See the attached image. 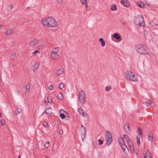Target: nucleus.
<instances>
[{
    "label": "nucleus",
    "instance_id": "nucleus-1",
    "mask_svg": "<svg viewBox=\"0 0 158 158\" xmlns=\"http://www.w3.org/2000/svg\"><path fill=\"white\" fill-rule=\"evenodd\" d=\"M41 23L43 26L48 27H56L58 25L56 20L51 17H46L42 19Z\"/></svg>",
    "mask_w": 158,
    "mask_h": 158
},
{
    "label": "nucleus",
    "instance_id": "nucleus-2",
    "mask_svg": "<svg viewBox=\"0 0 158 158\" xmlns=\"http://www.w3.org/2000/svg\"><path fill=\"white\" fill-rule=\"evenodd\" d=\"M134 23L138 26L144 27L145 26V22L143 17L140 15H138L135 17Z\"/></svg>",
    "mask_w": 158,
    "mask_h": 158
},
{
    "label": "nucleus",
    "instance_id": "nucleus-3",
    "mask_svg": "<svg viewBox=\"0 0 158 158\" xmlns=\"http://www.w3.org/2000/svg\"><path fill=\"white\" fill-rule=\"evenodd\" d=\"M137 52L141 54H149L148 47L144 45H139L136 47Z\"/></svg>",
    "mask_w": 158,
    "mask_h": 158
},
{
    "label": "nucleus",
    "instance_id": "nucleus-4",
    "mask_svg": "<svg viewBox=\"0 0 158 158\" xmlns=\"http://www.w3.org/2000/svg\"><path fill=\"white\" fill-rule=\"evenodd\" d=\"M105 138L107 145H110L112 142L113 139L111 133L108 131H106L105 133Z\"/></svg>",
    "mask_w": 158,
    "mask_h": 158
},
{
    "label": "nucleus",
    "instance_id": "nucleus-5",
    "mask_svg": "<svg viewBox=\"0 0 158 158\" xmlns=\"http://www.w3.org/2000/svg\"><path fill=\"white\" fill-rule=\"evenodd\" d=\"M60 48L58 47L53 48L50 55V57L52 60H56L57 58V54L59 52Z\"/></svg>",
    "mask_w": 158,
    "mask_h": 158
},
{
    "label": "nucleus",
    "instance_id": "nucleus-6",
    "mask_svg": "<svg viewBox=\"0 0 158 158\" xmlns=\"http://www.w3.org/2000/svg\"><path fill=\"white\" fill-rule=\"evenodd\" d=\"M118 139L119 143L123 151L125 153H127L128 149L125 143L124 140L121 137H119Z\"/></svg>",
    "mask_w": 158,
    "mask_h": 158
},
{
    "label": "nucleus",
    "instance_id": "nucleus-7",
    "mask_svg": "<svg viewBox=\"0 0 158 158\" xmlns=\"http://www.w3.org/2000/svg\"><path fill=\"white\" fill-rule=\"evenodd\" d=\"M125 77L127 79H132V78H136L137 76L134 72L130 71H127L125 73Z\"/></svg>",
    "mask_w": 158,
    "mask_h": 158
},
{
    "label": "nucleus",
    "instance_id": "nucleus-8",
    "mask_svg": "<svg viewBox=\"0 0 158 158\" xmlns=\"http://www.w3.org/2000/svg\"><path fill=\"white\" fill-rule=\"evenodd\" d=\"M78 100L81 103H84L85 100V92L82 90L79 93Z\"/></svg>",
    "mask_w": 158,
    "mask_h": 158
},
{
    "label": "nucleus",
    "instance_id": "nucleus-9",
    "mask_svg": "<svg viewBox=\"0 0 158 158\" xmlns=\"http://www.w3.org/2000/svg\"><path fill=\"white\" fill-rule=\"evenodd\" d=\"M80 130L81 133V138L82 141H83L85 136L86 132V129L83 126H81Z\"/></svg>",
    "mask_w": 158,
    "mask_h": 158
},
{
    "label": "nucleus",
    "instance_id": "nucleus-10",
    "mask_svg": "<svg viewBox=\"0 0 158 158\" xmlns=\"http://www.w3.org/2000/svg\"><path fill=\"white\" fill-rule=\"evenodd\" d=\"M39 43V40L37 38H35L30 41L29 45L31 46H33Z\"/></svg>",
    "mask_w": 158,
    "mask_h": 158
},
{
    "label": "nucleus",
    "instance_id": "nucleus-11",
    "mask_svg": "<svg viewBox=\"0 0 158 158\" xmlns=\"http://www.w3.org/2000/svg\"><path fill=\"white\" fill-rule=\"evenodd\" d=\"M64 72V70L63 68H61L57 70L56 71V74L58 76H59L63 74Z\"/></svg>",
    "mask_w": 158,
    "mask_h": 158
},
{
    "label": "nucleus",
    "instance_id": "nucleus-12",
    "mask_svg": "<svg viewBox=\"0 0 158 158\" xmlns=\"http://www.w3.org/2000/svg\"><path fill=\"white\" fill-rule=\"evenodd\" d=\"M78 112L79 114L81 115L83 117H86V114H84L83 109L82 108H80L78 109Z\"/></svg>",
    "mask_w": 158,
    "mask_h": 158
},
{
    "label": "nucleus",
    "instance_id": "nucleus-13",
    "mask_svg": "<svg viewBox=\"0 0 158 158\" xmlns=\"http://www.w3.org/2000/svg\"><path fill=\"white\" fill-rule=\"evenodd\" d=\"M121 3L123 5L126 7H128L130 6V4L126 0H122Z\"/></svg>",
    "mask_w": 158,
    "mask_h": 158
},
{
    "label": "nucleus",
    "instance_id": "nucleus-14",
    "mask_svg": "<svg viewBox=\"0 0 158 158\" xmlns=\"http://www.w3.org/2000/svg\"><path fill=\"white\" fill-rule=\"evenodd\" d=\"M128 144L130 148V149L131 152H133L134 151L133 144L132 142L128 143Z\"/></svg>",
    "mask_w": 158,
    "mask_h": 158
},
{
    "label": "nucleus",
    "instance_id": "nucleus-15",
    "mask_svg": "<svg viewBox=\"0 0 158 158\" xmlns=\"http://www.w3.org/2000/svg\"><path fill=\"white\" fill-rule=\"evenodd\" d=\"M124 127L126 132L129 133L130 132V129L128 123H126L124 125Z\"/></svg>",
    "mask_w": 158,
    "mask_h": 158
},
{
    "label": "nucleus",
    "instance_id": "nucleus-16",
    "mask_svg": "<svg viewBox=\"0 0 158 158\" xmlns=\"http://www.w3.org/2000/svg\"><path fill=\"white\" fill-rule=\"evenodd\" d=\"M39 66V64L37 62H35L34 65L32 66V70L33 71H35L38 69Z\"/></svg>",
    "mask_w": 158,
    "mask_h": 158
},
{
    "label": "nucleus",
    "instance_id": "nucleus-17",
    "mask_svg": "<svg viewBox=\"0 0 158 158\" xmlns=\"http://www.w3.org/2000/svg\"><path fill=\"white\" fill-rule=\"evenodd\" d=\"M12 34V29L8 28L6 29V34L7 35H9Z\"/></svg>",
    "mask_w": 158,
    "mask_h": 158
},
{
    "label": "nucleus",
    "instance_id": "nucleus-18",
    "mask_svg": "<svg viewBox=\"0 0 158 158\" xmlns=\"http://www.w3.org/2000/svg\"><path fill=\"white\" fill-rule=\"evenodd\" d=\"M45 112L47 114H51L52 113L51 108H48L46 109Z\"/></svg>",
    "mask_w": 158,
    "mask_h": 158
},
{
    "label": "nucleus",
    "instance_id": "nucleus-19",
    "mask_svg": "<svg viewBox=\"0 0 158 158\" xmlns=\"http://www.w3.org/2000/svg\"><path fill=\"white\" fill-rule=\"evenodd\" d=\"M81 2L84 6H85V7L86 8L88 7V5L87 4V0H80Z\"/></svg>",
    "mask_w": 158,
    "mask_h": 158
},
{
    "label": "nucleus",
    "instance_id": "nucleus-20",
    "mask_svg": "<svg viewBox=\"0 0 158 158\" xmlns=\"http://www.w3.org/2000/svg\"><path fill=\"white\" fill-rule=\"evenodd\" d=\"M153 139V134L151 132H150L148 136V140L150 141H152Z\"/></svg>",
    "mask_w": 158,
    "mask_h": 158
},
{
    "label": "nucleus",
    "instance_id": "nucleus-21",
    "mask_svg": "<svg viewBox=\"0 0 158 158\" xmlns=\"http://www.w3.org/2000/svg\"><path fill=\"white\" fill-rule=\"evenodd\" d=\"M99 41L101 43V45L102 46H104L106 44L105 41L104 40L103 38H101L99 39Z\"/></svg>",
    "mask_w": 158,
    "mask_h": 158
},
{
    "label": "nucleus",
    "instance_id": "nucleus-22",
    "mask_svg": "<svg viewBox=\"0 0 158 158\" xmlns=\"http://www.w3.org/2000/svg\"><path fill=\"white\" fill-rule=\"evenodd\" d=\"M25 89L27 92H29L30 89V85L29 83H28L25 87Z\"/></svg>",
    "mask_w": 158,
    "mask_h": 158
},
{
    "label": "nucleus",
    "instance_id": "nucleus-23",
    "mask_svg": "<svg viewBox=\"0 0 158 158\" xmlns=\"http://www.w3.org/2000/svg\"><path fill=\"white\" fill-rule=\"evenodd\" d=\"M123 138L124 139H125V140L127 143L131 142L129 138H128V136L127 135H123Z\"/></svg>",
    "mask_w": 158,
    "mask_h": 158
},
{
    "label": "nucleus",
    "instance_id": "nucleus-24",
    "mask_svg": "<svg viewBox=\"0 0 158 158\" xmlns=\"http://www.w3.org/2000/svg\"><path fill=\"white\" fill-rule=\"evenodd\" d=\"M16 56V53L15 52L12 53L10 56V58L11 60H13Z\"/></svg>",
    "mask_w": 158,
    "mask_h": 158
},
{
    "label": "nucleus",
    "instance_id": "nucleus-25",
    "mask_svg": "<svg viewBox=\"0 0 158 158\" xmlns=\"http://www.w3.org/2000/svg\"><path fill=\"white\" fill-rule=\"evenodd\" d=\"M113 37L117 40H119L120 38V35L117 33H115L113 35Z\"/></svg>",
    "mask_w": 158,
    "mask_h": 158
},
{
    "label": "nucleus",
    "instance_id": "nucleus-26",
    "mask_svg": "<svg viewBox=\"0 0 158 158\" xmlns=\"http://www.w3.org/2000/svg\"><path fill=\"white\" fill-rule=\"evenodd\" d=\"M138 5L141 7H143V6H144V3L142 2H137Z\"/></svg>",
    "mask_w": 158,
    "mask_h": 158
},
{
    "label": "nucleus",
    "instance_id": "nucleus-27",
    "mask_svg": "<svg viewBox=\"0 0 158 158\" xmlns=\"http://www.w3.org/2000/svg\"><path fill=\"white\" fill-rule=\"evenodd\" d=\"M22 111V109L21 108H18L15 111V112L18 114L21 113Z\"/></svg>",
    "mask_w": 158,
    "mask_h": 158
},
{
    "label": "nucleus",
    "instance_id": "nucleus-28",
    "mask_svg": "<svg viewBox=\"0 0 158 158\" xmlns=\"http://www.w3.org/2000/svg\"><path fill=\"white\" fill-rule=\"evenodd\" d=\"M152 102L151 100H149L146 101L145 103L146 104L147 106H149L152 104Z\"/></svg>",
    "mask_w": 158,
    "mask_h": 158
},
{
    "label": "nucleus",
    "instance_id": "nucleus-29",
    "mask_svg": "<svg viewBox=\"0 0 158 158\" xmlns=\"http://www.w3.org/2000/svg\"><path fill=\"white\" fill-rule=\"evenodd\" d=\"M138 132L139 134V136L140 137H142V131L141 129L139 128L138 129Z\"/></svg>",
    "mask_w": 158,
    "mask_h": 158
},
{
    "label": "nucleus",
    "instance_id": "nucleus-30",
    "mask_svg": "<svg viewBox=\"0 0 158 158\" xmlns=\"http://www.w3.org/2000/svg\"><path fill=\"white\" fill-rule=\"evenodd\" d=\"M57 97L59 99L62 100L63 98L62 94L61 93H59L57 95Z\"/></svg>",
    "mask_w": 158,
    "mask_h": 158
},
{
    "label": "nucleus",
    "instance_id": "nucleus-31",
    "mask_svg": "<svg viewBox=\"0 0 158 158\" xmlns=\"http://www.w3.org/2000/svg\"><path fill=\"white\" fill-rule=\"evenodd\" d=\"M116 9V6L115 5H114L111 6L110 10H114Z\"/></svg>",
    "mask_w": 158,
    "mask_h": 158
},
{
    "label": "nucleus",
    "instance_id": "nucleus-32",
    "mask_svg": "<svg viewBox=\"0 0 158 158\" xmlns=\"http://www.w3.org/2000/svg\"><path fill=\"white\" fill-rule=\"evenodd\" d=\"M146 156L147 157H148V158H149L150 156L151 157V153L149 151H147L146 153Z\"/></svg>",
    "mask_w": 158,
    "mask_h": 158
},
{
    "label": "nucleus",
    "instance_id": "nucleus-33",
    "mask_svg": "<svg viewBox=\"0 0 158 158\" xmlns=\"http://www.w3.org/2000/svg\"><path fill=\"white\" fill-rule=\"evenodd\" d=\"M64 84L63 83H60L59 85V88L60 89H62L64 87Z\"/></svg>",
    "mask_w": 158,
    "mask_h": 158
},
{
    "label": "nucleus",
    "instance_id": "nucleus-34",
    "mask_svg": "<svg viewBox=\"0 0 158 158\" xmlns=\"http://www.w3.org/2000/svg\"><path fill=\"white\" fill-rule=\"evenodd\" d=\"M6 123V122L4 120L2 119L1 120H0V124L2 125H5Z\"/></svg>",
    "mask_w": 158,
    "mask_h": 158
},
{
    "label": "nucleus",
    "instance_id": "nucleus-35",
    "mask_svg": "<svg viewBox=\"0 0 158 158\" xmlns=\"http://www.w3.org/2000/svg\"><path fill=\"white\" fill-rule=\"evenodd\" d=\"M60 116L62 119H64L65 118V115L63 113L60 114Z\"/></svg>",
    "mask_w": 158,
    "mask_h": 158
},
{
    "label": "nucleus",
    "instance_id": "nucleus-36",
    "mask_svg": "<svg viewBox=\"0 0 158 158\" xmlns=\"http://www.w3.org/2000/svg\"><path fill=\"white\" fill-rule=\"evenodd\" d=\"M111 87L110 86H107L106 87V91H109Z\"/></svg>",
    "mask_w": 158,
    "mask_h": 158
},
{
    "label": "nucleus",
    "instance_id": "nucleus-37",
    "mask_svg": "<svg viewBox=\"0 0 158 158\" xmlns=\"http://www.w3.org/2000/svg\"><path fill=\"white\" fill-rule=\"evenodd\" d=\"M49 145V143L48 142H46L45 144V148H48Z\"/></svg>",
    "mask_w": 158,
    "mask_h": 158
},
{
    "label": "nucleus",
    "instance_id": "nucleus-38",
    "mask_svg": "<svg viewBox=\"0 0 158 158\" xmlns=\"http://www.w3.org/2000/svg\"><path fill=\"white\" fill-rule=\"evenodd\" d=\"M56 1L60 5L62 3V0H56Z\"/></svg>",
    "mask_w": 158,
    "mask_h": 158
},
{
    "label": "nucleus",
    "instance_id": "nucleus-39",
    "mask_svg": "<svg viewBox=\"0 0 158 158\" xmlns=\"http://www.w3.org/2000/svg\"><path fill=\"white\" fill-rule=\"evenodd\" d=\"M137 140L138 145H139L140 144V139L138 137H137Z\"/></svg>",
    "mask_w": 158,
    "mask_h": 158
},
{
    "label": "nucleus",
    "instance_id": "nucleus-40",
    "mask_svg": "<svg viewBox=\"0 0 158 158\" xmlns=\"http://www.w3.org/2000/svg\"><path fill=\"white\" fill-rule=\"evenodd\" d=\"M40 52L38 50H36L35 52H33L32 54L33 55H35L37 53H39Z\"/></svg>",
    "mask_w": 158,
    "mask_h": 158
},
{
    "label": "nucleus",
    "instance_id": "nucleus-41",
    "mask_svg": "<svg viewBox=\"0 0 158 158\" xmlns=\"http://www.w3.org/2000/svg\"><path fill=\"white\" fill-rule=\"evenodd\" d=\"M98 142H99V145H101L103 143V141L102 140H101L100 139H99L98 140Z\"/></svg>",
    "mask_w": 158,
    "mask_h": 158
},
{
    "label": "nucleus",
    "instance_id": "nucleus-42",
    "mask_svg": "<svg viewBox=\"0 0 158 158\" xmlns=\"http://www.w3.org/2000/svg\"><path fill=\"white\" fill-rule=\"evenodd\" d=\"M47 99L49 103H50L52 102V100L51 99L48 98V97H47Z\"/></svg>",
    "mask_w": 158,
    "mask_h": 158
},
{
    "label": "nucleus",
    "instance_id": "nucleus-43",
    "mask_svg": "<svg viewBox=\"0 0 158 158\" xmlns=\"http://www.w3.org/2000/svg\"><path fill=\"white\" fill-rule=\"evenodd\" d=\"M39 48L41 49H43L44 47V44H41L39 46Z\"/></svg>",
    "mask_w": 158,
    "mask_h": 158
},
{
    "label": "nucleus",
    "instance_id": "nucleus-44",
    "mask_svg": "<svg viewBox=\"0 0 158 158\" xmlns=\"http://www.w3.org/2000/svg\"><path fill=\"white\" fill-rule=\"evenodd\" d=\"M59 133L60 135H62L63 134V131L62 130L59 131Z\"/></svg>",
    "mask_w": 158,
    "mask_h": 158
},
{
    "label": "nucleus",
    "instance_id": "nucleus-45",
    "mask_svg": "<svg viewBox=\"0 0 158 158\" xmlns=\"http://www.w3.org/2000/svg\"><path fill=\"white\" fill-rule=\"evenodd\" d=\"M43 125L44 127H47L48 126V124L47 123H44Z\"/></svg>",
    "mask_w": 158,
    "mask_h": 158
},
{
    "label": "nucleus",
    "instance_id": "nucleus-46",
    "mask_svg": "<svg viewBox=\"0 0 158 158\" xmlns=\"http://www.w3.org/2000/svg\"><path fill=\"white\" fill-rule=\"evenodd\" d=\"M49 89L50 90H52L53 89V87L52 85H51L49 86Z\"/></svg>",
    "mask_w": 158,
    "mask_h": 158
},
{
    "label": "nucleus",
    "instance_id": "nucleus-47",
    "mask_svg": "<svg viewBox=\"0 0 158 158\" xmlns=\"http://www.w3.org/2000/svg\"><path fill=\"white\" fill-rule=\"evenodd\" d=\"M9 7L10 8V10H11L13 7V5L12 4H11L9 6Z\"/></svg>",
    "mask_w": 158,
    "mask_h": 158
},
{
    "label": "nucleus",
    "instance_id": "nucleus-48",
    "mask_svg": "<svg viewBox=\"0 0 158 158\" xmlns=\"http://www.w3.org/2000/svg\"><path fill=\"white\" fill-rule=\"evenodd\" d=\"M63 112H65V111L63 110H61L60 111V113H62Z\"/></svg>",
    "mask_w": 158,
    "mask_h": 158
},
{
    "label": "nucleus",
    "instance_id": "nucleus-49",
    "mask_svg": "<svg viewBox=\"0 0 158 158\" xmlns=\"http://www.w3.org/2000/svg\"><path fill=\"white\" fill-rule=\"evenodd\" d=\"M12 44H16V42L15 41H13L12 42Z\"/></svg>",
    "mask_w": 158,
    "mask_h": 158
},
{
    "label": "nucleus",
    "instance_id": "nucleus-50",
    "mask_svg": "<svg viewBox=\"0 0 158 158\" xmlns=\"http://www.w3.org/2000/svg\"><path fill=\"white\" fill-rule=\"evenodd\" d=\"M122 24L123 26H125L126 25V23L125 22H123Z\"/></svg>",
    "mask_w": 158,
    "mask_h": 158
},
{
    "label": "nucleus",
    "instance_id": "nucleus-51",
    "mask_svg": "<svg viewBox=\"0 0 158 158\" xmlns=\"http://www.w3.org/2000/svg\"><path fill=\"white\" fill-rule=\"evenodd\" d=\"M131 80L132 81H137V80H132V79H131Z\"/></svg>",
    "mask_w": 158,
    "mask_h": 158
},
{
    "label": "nucleus",
    "instance_id": "nucleus-52",
    "mask_svg": "<svg viewBox=\"0 0 158 158\" xmlns=\"http://www.w3.org/2000/svg\"><path fill=\"white\" fill-rule=\"evenodd\" d=\"M141 158H146V156H142Z\"/></svg>",
    "mask_w": 158,
    "mask_h": 158
},
{
    "label": "nucleus",
    "instance_id": "nucleus-53",
    "mask_svg": "<svg viewBox=\"0 0 158 158\" xmlns=\"http://www.w3.org/2000/svg\"><path fill=\"white\" fill-rule=\"evenodd\" d=\"M2 28V26L0 24V31L1 29Z\"/></svg>",
    "mask_w": 158,
    "mask_h": 158
},
{
    "label": "nucleus",
    "instance_id": "nucleus-54",
    "mask_svg": "<svg viewBox=\"0 0 158 158\" xmlns=\"http://www.w3.org/2000/svg\"><path fill=\"white\" fill-rule=\"evenodd\" d=\"M18 158H21V156H19L18 157Z\"/></svg>",
    "mask_w": 158,
    "mask_h": 158
},
{
    "label": "nucleus",
    "instance_id": "nucleus-55",
    "mask_svg": "<svg viewBox=\"0 0 158 158\" xmlns=\"http://www.w3.org/2000/svg\"><path fill=\"white\" fill-rule=\"evenodd\" d=\"M151 158V157H150H150H149V158Z\"/></svg>",
    "mask_w": 158,
    "mask_h": 158
},
{
    "label": "nucleus",
    "instance_id": "nucleus-56",
    "mask_svg": "<svg viewBox=\"0 0 158 158\" xmlns=\"http://www.w3.org/2000/svg\"><path fill=\"white\" fill-rule=\"evenodd\" d=\"M135 153L136 154H137V153H136V152H135Z\"/></svg>",
    "mask_w": 158,
    "mask_h": 158
}]
</instances>
